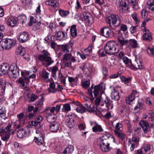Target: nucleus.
I'll use <instances>...</instances> for the list:
<instances>
[{
  "label": "nucleus",
  "instance_id": "obj_23",
  "mask_svg": "<svg viewBox=\"0 0 154 154\" xmlns=\"http://www.w3.org/2000/svg\"><path fill=\"white\" fill-rule=\"evenodd\" d=\"M145 109V107L143 103L138 101L137 105L134 108V110L136 112H137L139 111L141 109Z\"/></svg>",
  "mask_w": 154,
  "mask_h": 154
},
{
  "label": "nucleus",
  "instance_id": "obj_29",
  "mask_svg": "<svg viewBox=\"0 0 154 154\" xmlns=\"http://www.w3.org/2000/svg\"><path fill=\"white\" fill-rule=\"evenodd\" d=\"M43 26H44V25L39 22L34 23L32 26V30L34 31L39 30L42 29V27Z\"/></svg>",
  "mask_w": 154,
  "mask_h": 154
},
{
  "label": "nucleus",
  "instance_id": "obj_31",
  "mask_svg": "<svg viewBox=\"0 0 154 154\" xmlns=\"http://www.w3.org/2000/svg\"><path fill=\"white\" fill-rule=\"evenodd\" d=\"M71 57H72L71 53H66L64 54L63 56V62L70 61Z\"/></svg>",
  "mask_w": 154,
  "mask_h": 154
},
{
  "label": "nucleus",
  "instance_id": "obj_2",
  "mask_svg": "<svg viewBox=\"0 0 154 154\" xmlns=\"http://www.w3.org/2000/svg\"><path fill=\"white\" fill-rule=\"evenodd\" d=\"M13 68V66H10L7 63H2L0 66V76L3 75L7 73L11 78H16L17 75H19L18 69L17 68Z\"/></svg>",
  "mask_w": 154,
  "mask_h": 154
},
{
  "label": "nucleus",
  "instance_id": "obj_24",
  "mask_svg": "<svg viewBox=\"0 0 154 154\" xmlns=\"http://www.w3.org/2000/svg\"><path fill=\"white\" fill-rule=\"evenodd\" d=\"M27 133L25 129H21L19 130L17 133V136L19 138H23L27 135Z\"/></svg>",
  "mask_w": 154,
  "mask_h": 154
},
{
  "label": "nucleus",
  "instance_id": "obj_33",
  "mask_svg": "<svg viewBox=\"0 0 154 154\" xmlns=\"http://www.w3.org/2000/svg\"><path fill=\"white\" fill-rule=\"evenodd\" d=\"M55 35L57 38H60L61 40H63L65 39V33L61 31H59L57 32Z\"/></svg>",
  "mask_w": 154,
  "mask_h": 154
},
{
  "label": "nucleus",
  "instance_id": "obj_49",
  "mask_svg": "<svg viewBox=\"0 0 154 154\" xmlns=\"http://www.w3.org/2000/svg\"><path fill=\"white\" fill-rule=\"evenodd\" d=\"M58 74V78L60 81L63 83L65 84L66 77L61 74L60 72H59Z\"/></svg>",
  "mask_w": 154,
  "mask_h": 154
},
{
  "label": "nucleus",
  "instance_id": "obj_53",
  "mask_svg": "<svg viewBox=\"0 0 154 154\" xmlns=\"http://www.w3.org/2000/svg\"><path fill=\"white\" fill-rule=\"evenodd\" d=\"M131 3L132 4L133 8L135 9H137L138 8L137 2L135 0L131 1Z\"/></svg>",
  "mask_w": 154,
  "mask_h": 154
},
{
  "label": "nucleus",
  "instance_id": "obj_44",
  "mask_svg": "<svg viewBox=\"0 0 154 154\" xmlns=\"http://www.w3.org/2000/svg\"><path fill=\"white\" fill-rule=\"evenodd\" d=\"M118 41L119 42L121 45H123L128 43V41L125 40L124 38L120 37L118 38Z\"/></svg>",
  "mask_w": 154,
  "mask_h": 154
},
{
  "label": "nucleus",
  "instance_id": "obj_37",
  "mask_svg": "<svg viewBox=\"0 0 154 154\" xmlns=\"http://www.w3.org/2000/svg\"><path fill=\"white\" fill-rule=\"evenodd\" d=\"M93 45L92 44H90L88 48L85 49L84 51L87 56H89L91 54L92 51Z\"/></svg>",
  "mask_w": 154,
  "mask_h": 154
},
{
  "label": "nucleus",
  "instance_id": "obj_34",
  "mask_svg": "<svg viewBox=\"0 0 154 154\" xmlns=\"http://www.w3.org/2000/svg\"><path fill=\"white\" fill-rule=\"evenodd\" d=\"M76 26L75 25H72L70 29L71 35L73 37H75L77 35L76 32Z\"/></svg>",
  "mask_w": 154,
  "mask_h": 154
},
{
  "label": "nucleus",
  "instance_id": "obj_9",
  "mask_svg": "<svg viewBox=\"0 0 154 154\" xmlns=\"http://www.w3.org/2000/svg\"><path fill=\"white\" fill-rule=\"evenodd\" d=\"M81 18L84 20L89 26L91 25L93 23V18L91 14L88 13L82 12L80 15Z\"/></svg>",
  "mask_w": 154,
  "mask_h": 154
},
{
  "label": "nucleus",
  "instance_id": "obj_6",
  "mask_svg": "<svg viewBox=\"0 0 154 154\" xmlns=\"http://www.w3.org/2000/svg\"><path fill=\"white\" fill-rule=\"evenodd\" d=\"M16 44L14 39L6 38L2 39L0 42V45L3 49L8 50L13 47Z\"/></svg>",
  "mask_w": 154,
  "mask_h": 154
},
{
  "label": "nucleus",
  "instance_id": "obj_58",
  "mask_svg": "<svg viewBox=\"0 0 154 154\" xmlns=\"http://www.w3.org/2000/svg\"><path fill=\"white\" fill-rule=\"evenodd\" d=\"M141 16L143 18H145L148 15L147 12L145 9H143L141 11Z\"/></svg>",
  "mask_w": 154,
  "mask_h": 154
},
{
  "label": "nucleus",
  "instance_id": "obj_38",
  "mask_svg": "<svg viewBox=\"0 0 154 154\" xmlns=\"http://www.w3.org/2000/svg\"><path fill=\"white\" fill-rule=\"evenodd\" d=\"M93 131L94 132L103 131V130L100 125L95 123L94 125L92 128Z\"/></svg>",
  "mask_w": 154,
  "mask_h": 154
},
{
  "label": "nucleus",
  "instance_id": "obj_63",
  "mask_svg": "<svg viewBox=\"0 0 154 154\" xmlns=\"http://www.w3.org/2000/svg\"><path fill=\"white\" fill-rule=\"evenodd\" d=\"M19 82L21 84V86L24 87L25 85L24 83L25 82L23 79L22 78L20 79L19 80Z\"/></svg>",
  "mask_w": 154,
  "mask_h": 154
},
{
  "label": "nucleus",
  "instance_id": "obj_26",
  "mask_svg": "<svg viewBox=\"0 0 154 154\" xmlns=\"http://www.w3.org/2000/svg\"><path fill=\"white\" fill-rule=\"evenodd\" d=\"M42 119V117L41 116L37 117L35 119V121H32L31 124L33 126H37L40 125V124Z\"/></svg>",
  "mask_w": 154,
  "mask_h": 154
},
{
  "label": "nucleus",
  "instance_id": "obj_32",
  "mask_svg": "<svg viewBox=\"0 0 154 154\" xmlns=\"http://www.w3.org/2000/svg\"><path fill=\"white\" fill-rule=\"evenodd\" d=\"M17 23V20L16 18L8 19L7 21V24L11 26H14Z\"/></svg>",
  "mask_w": 154,
  "mask_h": 154
},
{
  "label": "nucleus",
  "instance_id": "obj_20",
  "mask_svg": "<svg viewBox=\"0 0 154 154\" xmlns=\"http://www.w3.org/2000/svg\"><path fill=\"white\" fill-rule=\"evenodd\" d=\"M144 30L145 33L143 35V40L148 42L151 41L152 40V38L150 32L146 29H144Z\"/></svg>",
  "mask_w": 154,
  "mask_h": 154
},
{
  "label": "nucleus",
  "instance_id": "obj_59",
  "mask_svg": "<svg viewBox=\"0 0 154 154\" xmlns=\"http://www.w3.org/2000/svg\"><path fill=\"white\" fill-rule=\"evenodd\" d=\"M64 63L63 66L64 68L67 67L68 68H71V63L70 61H68L67 62H63Z\"/></svg>",
  "mask_w": 154,
  "mask_h": 154
},
{
  "label": "nucleus",
  "instance_id": "obj_30",
  "mask_svg": "<svg viewBox=\"0 0 154 154\" xmlns=\"http://www.w3.org/2000/svg\"><path fill=\"white\" fill-rule=\"evenodd\" d=\"M74 150V146L72 145H69L63 151L64 154L68 153L71 154Z\"/></svg>",
  "mask_w": 154,
  "mask_h": 154
},
{
  "label": "nucleus",
  "instance_id": "obj_42",
  "mask_svg": "<svg viewBox=\"0 0 154 154\" xmlns=\"http://www.w3.org/2000/svg\"><path fill=\"white\" fill-rule=\"evenodd\" d=\"M71 110L70 105L69 103H66L63 105V107L62 109L63 112H67Z\"/></svg>",
  "mask_w": 154,
  "mask_h": 154
},
{
  "label": "nucleus",
  "instance_id": "obj_46",
  "mask_svg": "<svg viewBox=\"0 0 154 154\" xmlns=\"http://www.w3.org/2000/svg\"><path fill=\"white\" fill-rule=\"evenodd\" d=\"M23 49L24 48L22 46L19 47L16 49V54L17 55H22L23 54Z\"/></svg>",
  "mask_w": 154,
  "mask_h": 154
},
{
  "label": "nucleus",
  "instance_id": "obj_35",
  "mask_svg": "<svg viewBox=\"0 0 154 154\" xmlns=\"http://www.w3.org/2000/svg\"><path fill=\"white\" fill-rule=\"evenodd\" d=\"M10 135V133L8 132H6L5 133L1 135L2 140L4 141H8Z\"/></svg>",
  "mask_w": 154,
  "mask_h": 154
},
{
  "label": "nucleus",
  "instance_id": "obj_14",
  "mask_svg": "<svg viewBox=\"0 0 154 154\" xmlns=\"http://www.w3.org/2000/svg\"><path fill=\"white\" fill-rule=\"evenodd\" d=\"M137 93V92L136 91H133L131 94L126 98L125 101L126 103L128 104H130L131 102H132L135 100V95Z\"/></svg>",
  "mask_w": 154,
  "mask_h": 154
},
{
  "label": "nucleus",
  "instance_id": "obj_40",
  "mask_svg": "<svg viewBox=\"0 0 154 154\" xmlns=\"http://www.w3.org/2000/svg\"><path fill=\"white\" fill-rule=\"evenodd\" d=\"M49 73L45 69H43L41 73V76L44 79V80L47 81L48 79Z\"/></svg>",
  "mask_w": 154,
  "mask_h": 154
},
{
  "label": "nucleus",
  "instance_id": "obj_4",
  "mask_svg": "<svg viewBox=\"0 0 154 154\" xmlns=\"http://www.w3.org/2000/svg\"><path fill=\"white\" fill-rule=\"evenodd\" d=\"M50 53L46 50H43L42 54L38 56V59L41 62H45L46 65L49 66L54 61L50 56Z\"/></svg>",
  "mask_w": 154,
  "mask_h": 154
},
{
  "label": "nucleus",
  "instance_id": "obj_50",
  "mask_svg": "<svg viewBox=\"0 0 154 154\" xmlns=\"http://www.w3.org/2000/svg\"><path fill=\"white\" fill-rule=\"evenodd\" d=\"M144 150L146 154H149L150 153V147L149 145H145L143 147Z\"/></svg>",
  "mask_w": 154,
  "mask_h": 154
},
{
  "label": "nucleus",
  "instance_id": "obj_64",
  "mask_svg": "<svg viewBox=\"0 0 154 154\" xmlns=\"http://www.w3.org/2000/svg\"><path fill=\"white\" fill-rule=\"evenodd\" d=\"M11 125L10 124H9L6 127L5 129L7 130L6 132H8L10 133V132L11 131Z\"/></svg>",
  "mask_w": 154,
  "mask_h": 154
},
{
  "label": "nucleus",
  "instance_id": "obj_60",
  "mask_svg": "<svg viewBox=\"0 0 154 154\" xmlns=\"http://www.w3.org/2000/svg\"><path fill=\"white\" fill-rule=\"evenodd\" d=\"M24 116V114L23 113H21L20 114H18L17 117L18 119V121H21V119L23 118Z\"/></svg>",
  "mask_w": 154,
  "mask_h": 154
},
{
  "label": "nucleus",
  "instance_id": "obj_15",
  "mask_svg": "<svg viewBox=\"0 0 154 154\" xmlns=\"http://www.w3.org/2000/svg\"><path fill=\"white\" fill-rule=\"evenodd\" d=\"M67 123V126L70 128L73 127L74 125V120L72 115H68L66 117Z\"/></svg>",
  "mask_w": 154,
  "mask_h": 154
},
{
  "label": "nucleus",
  "instance_id": "obj_12",
  "mask_svg": "<svg viewBox=\"0 0 154 154\" xmlns=\"http://www.w3.org/2000/svg\"><path fill=\"white\" fill-rule=\"evenodd\" d=\"M29 35L27 32H23L20 33L18 36V39L20 42L23 43L29 39Z\"/></svg>",
  "mask_w": 154,
  "mask_h": 154
},
{
  "label": "nucleus",
  "instance_id": "obj_5",
  "mask_svg": "<svg viewBox=\"0 0 154 154\" xmlns=\"http://www.w3.org/2000/svg\"><path fill=\"white\" fill-rule=\"evenodd\" d=\"M106 21L111 28L112 26L115 27H118L121 23L120 18L118 15H111L107 18Z\"/></svg>",
  "mask_w": 154,
  "mask_h": 154
},
{
  "label": "nucleus",
  "instance_id": "obj_3",
  "mask_svg": "<svg viewBox=\"0 0 154 154\" xmlns=\"http://www.w3.org/2000/svg\"><path fill=\"white\" fill-rule=\"evenodd\" d=\"M117 44L114 42L110 41L108 42L104 47L105 53L109 55H113L117 53L119 51Z\"/></svg>",
  "mask_w": 154,
  "mask_h": 154
},
{
  "label": "nucleus",
  "instance_id": "obj_62",
  "mask_svg": "<svg viewBox=\"0 0 154 154\" xmlns=\"http://www.w3.org/2000/svg\"><path fill=\"white\" fill-rule=\"evenodd\" d=\"M122 60L126 64H127L128 66L129 63H131L130 62H129L128 59L126 57H123Z\"/></svg>",
  "mask_w": 154,
  "mask_h": 154
},
{
  "label": "nucleus",
  "instance_id": "obj_39",
  "mask_svg": "<svg viewBox=\"0 0 154 154\" xmlns=\"http://www.w3.org/2000/svg\"><path fill=\"white\" fill-rule=\"evenodd\" d=\"M17 20L20 21V23H21L23 24L24 23L26 22L27 18L25 15H21L18 17Z\"/></svg>",
  "mask_w": 154,
  "mask_h": 154
},
{
  "label": "nucleus",
  "instance_id": "obj_7",
  "mask_svg": "<svg viewBox=\"0 0 154 154\" xmlns=\"http://www.w3.org/2000/svg\"><path fill=\"white\" fill-rule=\"evenodd\" d=\"M100 84L96 85L93 88V85H92L91 88L88 90V93L90 97H91V100L93 101L94 100V97H93L92 94V89H94L93 93L95 97H97L99 94V91L102 87Z\"/></svg>",
  "mask_w": 154,
  "mask_h": 154
},
{
  "label": "nucleus",
  "instance_id": "obj_36",
  "mask_svg": "<svg viewBox=\"0 0 154 154\" xmlns=\"http://www.w3.org/2000/svg\"><path fill=\"white\" fill-rule=\"evenodd\" d=\"M58 12L60 15L63 17H66L69 14V11H64L60 9H59Z\"/></svg>",
  "mask_w": 154,
  "mask_h": 154
},
{
  "label": "nucleus",
  "instance_id": "obj_21",
  "mask_svg": "<svg viewBox=\"0 0 154 154\" xmlns=\"http://www.w3.org/2000/svg\"><path fill=\"white\" fill-rule=\"evenodd\" d=\"M61 48L63 51L66 52V53H70L72 50V47L70 45H62Z\"/></svg>",
  "mask_w": 154,
  "mask_h": 154
},
{
  "label": "nucleus",
  "instance_id": "obj_43",
  "mask_svg": "<svg viewBox=\"0 0 154 154\" xmlns=\"http://www.w3.org/2000/svg\"><path fill=\"white\" fill-rule=\"evenodd\" d=\"M120 112L121 114L123 116H126L127 114V109L125 107V105H122V108L121 109Z\"/></svg>",
  "mask_w": 154,
  "mask_h": 154
},
{
  "label": "nucleus",
  "instance_id": "obj_61",
  "mask_svg": "<svg viewBox=\"0 0 154 154\" xmlns=\"http://www.w3.org/2000/svg\"><path fill=\"white\" fill-rule=\"evenodd\" d=\"M149 119H151V121L154 120V113L152 112L151 111L149 114Z\"/></svg>",
  "mask_w": 154,
  "mask_h": 154
},
{
  "label": "nucleus",
  "instance_id": "obj_10",
  "mask_svg": "<svg viewBox=\"0 0 154 154\" xmlns=\"http://www.w3.org/2000/svg\"><path fill=\"white\" fill-rule=\"evenodd\" d=\"M82 70L85 76H90V74L92 72V69L89 63L85 64L82 67Z\"/></svg>",
  "mask_w": 154,
  "mask_h": 154
},
{
  "label": "nucleus",
  "instance_id": "obj_41",
  "mask_svg": "<svg viewBox=\"0 0 154 154\" xmlns=\"http://www.w3.org/2000/svg\"><path fill=\"white\" fill-rule=\"evenodd\" d=\"M116 4L117 6H121L126 8V3L125 2L122 1V0H116Z\"/></svg>",
  "mask_w": 154,
  "mask_h": 154
},
{
  "label": "nucleus",
  "instance_id": "obj_48",
  "mask_svg": "<svg viewBox=\"0 0 154 154\" xmlns=\"http://www.w3.org/2000/svg\"><path fill=\"white\" fill-rule=\"evenodd\" d=\"M147 3L148 5L149 6V8L151 9L152 11H154V1L153 0H152L151 2L150 1H148Z\"/></svg>",
  "mask_w": 154,
  "mask_h": 154
},
{
  "label": "nucleus",
  "instance_id": "obj_8",
  "mask_svg": "<svg viewBox=\"0 0 154 154\" xmlns=\"http://www.w3.org/2000/svg\"><path fill=\"white\" fill-rule=\"evenodd\" d=\"M128 67L131 69L136 70L137 69L142 68V66L141 65V62L140 59L136 57L134 64H132L131 63H129Z\"/></svg>",
  "mask_w": 154,
  "mask_h": 154
},
{
  "label": "nucleus",
  "instance_id": "obj_47",
  "mask_svg": "<svg viewBox=\"0 0 154 154\" xmlns=\"http://www.w3.org/2000/svg\"><path fill=\"white\" fill-rule=\"evenodd\" d=\"M120 79L122 82L125 84L128 83L131 81V78L130 77L126 78L123 76H121Z\"/></svg>",
  "mask_w": 154,
  "mask_h": 154
},
{
  "label": "nucleus",
  "instance_id": "obj_52",
  "mask_svg": "<svg viewBox=\"0 0 154 154\" xmlns=\"http://www.w3.org/2000/svg\"><path fill=\"white\" fill-rule=\"evenodd\" d=\"M90 82L89 80L84 81L82 82L83 87L85 88H88L90 86Z\"/></svg>",
  "mask_w": 154,
  "mask_h": 154
},
{
  "label": "nucleus",
  "instance_id": "obj_17",
  "mask_svg": "<svg viewBox=\"0 0 154 154\" xmlns=\"http://www.w3.org/2000/svg\"><path fill=\"white\" fill-rule=\"evenodd\" d=\"M140 124L144 132L146 133L148 131V129L149 127V125L148 122L144 120L140 121Z\"/></svg>",
  "mask_w": 154,
  "mask_h": 154
},
{
  "label": "nucleus",
  "instance_id": "obj_11",
  "mask_svg": "<svg viewBox=\"0 0 154 154\" xmlns=\"http://www.w3.org/2000/svg\"><path fill=\"white\" fill-rule=\"evenodd\" d=\"M37 134L35 136L34 141L38 145H41L43 144L44 140L43 138L42 134L39 131L36 132Z\"/></svg>",
  "mask_w": 154,
  "mask_h": 154
},
{
  "label": "nucleus",
  "instance_id": "obj_54",
  "mask_svg": "<svg viewBox=\"0 0 154 154\" xmlns=\"http://www.w3.org/2000/svg\"><path fill=\"white\" fill-rule=\"evenodd\" d=\"M147 51L149 54L151 55H154V48L149 47L147 48Z\"/></svg>",
  "mask_w": 154,
  "mask_h": 154
},
{
  "label": "nucleus",
  "instance_id": "obj_45",
  "mask_svg": "<svg viewBox=\"0 0 154 154\" xmlns=\"http://www.w3.org/2000/svg\"><path fill=\"white\" fill-rule=\"evenodd\" d=\"M58 67L56 66H53L51 68L52 76L55 79L57 77L56 73Z\"/></svg>",
  "mask_w": 154,
  "mask_h": 154
},
{
  "label": "nucleus",
  "instance_id": "obj_18",
  "mask_svg": "<svg viewBox=\"0 0 154 154\" xmlns=\"http://www.w3.org/2000/svg\"><path fill=\"white\" fill-rule=\"evenodd\" d=\"M60 127V124L57 122L50 123V129L52 132H56Z\"/></svg>",
  "mask_w": 154,
  "mask_h": 154
},
{
  "label": "nucleus",
  "instance_id": "obj_19",
  "mask_svg": "<svg viewBox=\"0 0 154 154\" xmlns=\"http://www.w3.org/2000/svg\"><path fill=\"white\" fill-rule=\"evenodd\" d=\"M47 120L48 122L50 123L55 122V120L57 118L56 116L54 114H50L47 113L46 114Z\"/></svg>",
  "mask_w": 154,
  "mask_h": 154
},
{
  "label": "nucleus",
  "instance_id": "obj_13",
  "mask_svg": "<svg viewBox=\"0 0 154 154\" xmlns=\"http://www.w3.org/2000/svg\"><path fill=\"white\" fill-rule=\"evenodd\" d=\"M101 35L106 38L109 37L111 34V30L108 27H105L100 30Z\"/></svg>",
  "mask_w": 154,
  "mask_h": 154
},
{
  "label": "nucleus",
  "instance_id": "obj_16",
  "mask_svg": "<svg viewBox=\"0 0 154 154\" xmlns=\"http://www.w3.org/2000/svg\"><path fill=\"white\" fill-rule=\"evenodd\" d=\"M103 100L106 105V107L109 109H112L113 107L112 101L110 99L109 97L105 96V97L103 99Z\"/></svg>",
  "mask_w": 154,
  "mask_h": 154
},
{
  "label": "nucleus",
  "instance_id": "obj_22",
  "mask_svg": "<svg viewBox=\"0 0 154 154\" xmlns=\"http://www.w3.org/2000/svg\"><path fill=\"white\" fill-rule=\"evenodd\" d=\"M77 105H78V107L76 109V110L77 112L82 114L85 112L86 111L85 107L82 104L78 103V104H76Z\"/></svg>",
  "mask_w": 154,
  "mask_h": 154
},
{
  "label": "nucleus",
  "instance_id": "obj_28",
  "mask_svg": "<svg viewBox=\"0 0 154 154\" xmlns=\"http://www.w3.org/2000/svg\"><path fill=\"white\" fill-rule=\"evenodd\" d=\"M128 47H132L133 48L137 47L138 44L137 41L134 39H131L128 41Z\"/></svg>",
  "mask_w": 154,
  "mask_h": 154
},
{
  "label": "nucleus",
  "instance_id": "obj_51",
  "mask_svg": "<svg viewBox=\"0 0 154 154\" xmlns=\"http://www.w3.org/2000/svg\"><path fill=\"white\" fill-rule=\"evenodd\" d=\"M111 94L112 97L114 98L115 100H118L120 98L119 92H116L115 93Z\"/></svg>",
  "mask_w": 154,
  "mask_h": 154
},
{
  "label": "nucleus",
  "instance_id": "obj_27",
  "mask_svg": "<svg viewBox=\"0 0 154 154\" xmlns=\"http://www.w3.org/2000/svg\"><path fill=\"white\" fill-rule=\"evenodd\" d=\"M46 4L50 5L54 8H57V10L58 9V7L59 6V3L56 0H49L46 2Z\"/></svg>",
  "mask_w": 154,
  "mask_h": 154
},
{
  "label": "nucleus",
  "instance_id": "obj_55",
  "mask_svg": "<svg viewBox=\"0 0 154 154\" xmlns=\"http://www.w3.org/2000/svg\"><path fill=\"white\" fill-rule=\"evenodd\" d=\"M5 86L2 84V82L0 81V93H2L5 92Z\"/></svg>",
  "mask_w": 154,
  "mask_h": 154
},
{
  "label": "nucleus",
  "instance_id": "obj_25",
  "mask_svg": "<svg viewBox=\"0 0 154 154\" xmlns=\"http://www.w3.org/2000/svg\"><path fill=\"white\" fill-rule=\"evenodd\" d=\"M114 132L116 135L122 140H125V135L124 133L117 130H114Z\"/></svg>",
  "mask_w": 154,
  "mask_h": 154
},
{
  "label": "nucleus",
  "instance_id": "obj_1",
  "mask_svg": "<svg viewBox=\"0 0 154 154\" xmlns=\"http://www.w3.org/2000/svg\"><path fill=\"white\" fill-rule=\"evenodd\" d=\"M112 141L115 142L114 137L109 134H106L100 137L98 141L101 150L106 152L109 151L110 149L109 144Z\"/></svg>",
  "mask_w": 154,
  "mask_h": 154
},
{
  "label": "nucleus",
  "instance_id": "obj_57",
  "mask_svg": "<svg viewBox=\"0 0 154 154\" xmlns=\"http://www.w3.org/2000/svg\"><path fill=\"white\" fill-rule=\"evenodd\" d=\"M23 56V58L26 60L28 61H29L30 60V55L28 54H23L21 55Z\"/></svg>",
  "mask_w": 154,
  "mask_h": 154
},
{
  "label": "nucleus",
  "instance_id": "obj_56",
  "mask_svg": "<svg viewBox=\"0 0 154 154\" xmlns=\"http://www.w3.org/2000/svg\"><path fill=\"white\" fill-rule=\"evenodd\" d=\"M131 16L133 19L135 21L136 23H139V21L138 20L137 18V15L136 13H134L132 14Z\"/></svg>",
  "mask_w": 154,
  "mask_h": 154
}]
</instances>
